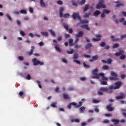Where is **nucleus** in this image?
Returning a JSON list of instances; mask_svg holds the SVG:
<instances>
[{"label": "nucleus", "instance_id": "774afa93", "mask_svg": "<svg viewBox=\"0 0 126 126\" xmlns=\"http://www.w3.org/2000/svg\"><path fill=\"white\" fill-rule=\"evenodd\" d=\"M18 59H19V61H23L24 60V58L22 56H19L18 57Z\"/></svg>", "mask_w": 126, "mask_h": 126}, {"label": "nucleus", "instance_id": "c03bdc74", "mask_svg": "<svg viewBox=\"0 0 126 126\" xmlns=\"http://www.w3.org/2000/svg\"><path fill=\"white\" fill-rule=\"evenodd\" d=\"M109 79H110V80L115 81V80H117V79H118V78L116 77H110L109 78Z\"/></svg>", "mask_w": 126, "mask_h": 126}, {"label": "nucleus", "instance_id": "ea45409f", "mask_svg": "<svg viewBox=\"0 0 126 126\" xmlns=\"http://www.w3.org/2000/svg\"><path fill=\"white\" fill-rule=\"evenodd\" d=\"M69 16H70L69 14L66 13L63 15V18H67V17H69Z\"/></svg>", "mask_w": 126, "mask_h": 126}, {"label": "nucleus", "instance_id": "aec40b11", "mask_svg": "<svg viewBox=\"0 0 126 126\" xmlns=\"http://www.w3.org/2000/svg\"><path fill=\"white\" fill-rule=\"evenodd\" d=\"M100 14H101V12L100 11H99V10L95 11L94 12V16H98V15H99Z\"/></svg>", "mask_w": 126, "mask_h": 126}, {"label": "nucleus", "instance_id": "5fc2aeb1", "mask_svg": "<svg viewBox=\"0 0 126 126\" xmlns=\"http://www.w3.org/2000/svg\"><path fill=\"white\" fill-rule=\"evenodd\" d=\"M83 66H84V67H86V68H89V67H90V66H89V65L86 64V63H83Z\"/></svg>", "mask_w": 126, "mask_h": 126}, {"label": "nucleus", "instance_id": "f704fd0d", "mask_svg": "<svg viewBox=\"0 0 126 126\" xmlns=\"http://www.w3.org/2000/svg\"><path fill=\"white\" fill-rule=\"evenodd\" d=\"M98 58H99L98 55H95L92 57V59L94 61H97V60H98Z\"/></svg>", "mask_w": 126, "mask_h": 126}, {"label": "nucleus", "instance_id": "a878e982", "mask_svg": "<svg viewBox=\"0 0 126 126\" xmlns=\"http://www.w3.org/2000/svg\"><path fill=\"white\" fill-rule=\"evenodd\" d=\"M93 74H98L97 72H98V68H95L94 69H93L92 71Z\"/></svg>", "mask_w": 126, "mask_h": 126}, {"label": "nucleus", "instance_id": "20e7f679", "mask_svg": "<svg viewBox=\"0 0 126 126\" xmlns=\"http://www.w3.org/2000/svg\"><path fill=\"white\" fill-rule=\"evenodd\" d=\"M72 17H73L74 20H76V18H77L78 20H81V17H80V16L79 15V13H73L72 15Z\"/></svg>", "mask_w": 126, "mask_h": 126}, {"label": "nucleus", "instance_id": "bf43d9fd", "mask_svg": "<svg viewBox=\"0 0 126 126\" xmlns=\"http://www.w3.org/2000/svg\"><path fill=\"white\" fill-rule=\"evenodd\" d=\"M112 62H113L112 59H108L107 63H108L109 64H111V63H112Z\"/></svg>", "mask_w": 126, "mask_h": 126}, {"label": "nucleus", "instance_id": "423d86ee", "mask_svg": "<svg viewBox=\"0 0 126 126\" xmlns=\"http://www.w3.org/2000/svg\"><path fill=\"white\" fill-rule=\"evenodd\" d=\"M113 104L110 103L109 104L106 106V109L108 112H112L114 111V109H115L114 107H112Z\"/></svg>", "mask_w": 126, "mask_h": 126}, {"label": "nucleus", "instance_id": "09e8293b", "mask_svg": "<svg viewBox=\"0 0 126 126\" xmlns=\"http://www.w3.org/2000/svg\"><path fill=\"white\" fill-rule=\"evenodd\" d=\"M100 102L99 100H97L96 99H93L92 100V103H93L94 104H97V103H99Z\"/></svg>", "mask_w": 126, "mask_h": 126}, {"label": "nucleus", "instance_id": "864d4df0", "mask_svg": "<svg viewBox=\"0 0 126 126\" xmlns=\"http://www.w3.org/2000/svg\"><path fill=\"white\" fill-rule=\"evenodd\" d=\"M75 49H79L80 48H81V45L76 44L74 45Z\"/></svg>", "mask_w": 126, "mask_h": 126}, {"label": "nucleus", "instance_id": "5701e85b", "mask_svg": "<svg viewBox=\"0 0 126 126\" xmlns=\"http://www.w3.org/2000/svg\"><path fill=\"white\" fill-rule=\"evenodd\" d=\"M73 60H77V59H78V53H77L76 52L75 53L73 54Z\"/></svg>", "mask_w": 126, "mask_h": 126}, {"label": "nucleus", "instance_id": "f8f14e48", "mask_svg": "<svg viewBox=\"0 0 126 126\" xmlns=\"http://www.w3.org/2000/svg\"><path fill=\"white\" fill-rule=\"evenodd\" d=\"M79 21L81 24H87L89 23V21H88V20H81H81H79Z\"/></svg>", "mask_w": 126, "mask_h": 126}, {"label": "nucleus", "instance_id": "ddd939ff", "mask_svg": "<svg viewBox=\"0 0 126 126\" xmlns=\"http://www.w3.org/2000/svg\"><path fill=\"white\" fill-rule=\"evenodd\" d=\"M81 27L83 29H86V30H88V31H89V30H90V28L88 27V25H84L81 26Z\"/></svg>", "mask_w": 126, "mask_h": 126}, {"label": "nucleus", "instance_id": "c85d7f7f", "mask_svg": "<svg viewBox=\"0 0 126 126\" xmlns=\"http://www.w3.org/2000/svg\"><path fill=\"white\" fill-rule=\"evenodd\" d=\"M102 70H106L107 69H109V66L107 65H104L102 67Z\"/></svg>", "mask_w": 126, "mask_h": 126}, {"label": "nucleus", "instance_id": "c756f323", "mask_svg": "<svg viewBox=\"0 0 126 126\" xmlns=\"http://www.w3.org/2000/svg\"><path fill=\"white\" fill-rule=\"evenodd\" d=\"M84 110H85V107L84 106H82L79 108L80 113H83V112H84Z\"/></svg>", "mask_w": 126, "mask_h": 126}, {"label": "nucleus", "instance_id": "a18cd8bd", "mask_svg": "<svg viewBox=\"0 0 126 126\" xmlns=\"http://www.w3.org/2000/svg\"><path fill=\"white\" fill-rule=\"evenodd\" d=\"M63 1L61 0H59L58 1H57V4H59V5H63Z\"/></svg>", "mask_w": 126, "mask_h": 126}, {"label": "nucleus", "instance_id": "cd10ccee", "mask_svg": "<svg viewBox=\"0 0 126 126\" xmlns=\"http://www.w3.org/2000/svg\"><path fill=\"white\" fill-rule=\"evenodd\" d=\"M51 107L53 108H57V102H54L50 104Z\"/></svg>", "mask_w": 126, "mask_h": 126}, {"label": "nucleus", "instance_id": "72a5a7b5", "mask_svg": "<svg viewBox=\"0 0 126 126\" xmlns=\"http://www.w3.org/2000/svg\"><path fill=\"white\" fill-rule=\"evenodd\" d=\"M103 12L104 13H106V14H109L110 12H111V11L108 10V9H104L103 10Z\"/></svg>", "mask_w": 126, "mask_h": 126}, {"label": "nucleus", "instance_id": "0e129e2a", "mask_svg": "<svg viewBox=\"0 0 126 126\" xmlns=\"http://www.w3.org/2000/svg\"><path fill=\"white\" fill-rule=\"evenodd\" d=\"M124 38H126V34H124L121 36V40H124Z\"/></svg>", "mask_w": 126, "mask_h": 126}, {"label": "nucleus", "instance_id": "9d476101", "mask_svg": "<svg viewBox=\"0 0 126 126\" xmlns=\"http://www.w3.org/2000/svg\"><path fill=\"white\" fill-rule=\"evenodd\" d=\"M99 75L101 76L102 80H103V81H108V78L105 77V74L103 73H99Z\"/></svg>", "mask_w": 126, "mask_h": 126}, {"label": "nucleus", "instance_id": "39448f33", "mask_svg": "<svg viewBox=\"0 0 126 126\" xmlns=\"http://www.w3.org/2000/svg\"><path fill=\"white\" fill-rule=\"evenodd\" d=\"M53 43H55V44H54V46H55V49L56 50V51L57 52H59L60 53H61V52H62V50H61V48H60V45H57V40H53Z\"/></svg>", "mask_w": 126, "mask_h": 126}, {"label": "nucleus", "instance_id": "1a4fd4ad", "mask_svg": "<svg viewBox=\"0 0 126 126\" xmlns=\"http://www.w3.org/2000/svg\"><path fill=\"white\" fill-rule=\"evenodd\" d=\"M121 95H119L116 96V98L117 99V100H120L121 99H125V98H126V95L124 93H121Z\"/></svg>", "mask_w": 126, "mask_h": 126}, {"label": "nucleus", "instance_id": "473e14b6", "mask_svg": "<svg viewBox=\"0 0 126 126\" xmlns=\"http://www.w3.org/2000/svg\"><path fill=\"white\" fill-rule=\"evenodd\" d=\"M91 14V13H86L84 16V18H88V17L90 16Z\"/></svg>", "mask_w": 126, "mask_h": 126}, {"label": "nucleus", "instance_id": "e2e57ef3", "mask_svg": "<svg viewBox=\"0 0 126 126\" xmlns=\"http://www.w3.org/2000/svg\"><path fill=\"white\" fill-rule=\"evenodd\" d=\"M84 57L85 58H86L87 59H89L90 58H91V56L88 55H86V54L84 55Z\"/></svg>", "mask_w": 126, "mask_h": 126}, {"label": "nucleus", "instance_id": "bb28decb", "mask_svg": "<svg viewBox=\"0 0 126 126\" xmlns=\"http://www.w3.org/2000/svg\"><path fill=\"white\" fill-rule=\"evenodd\" d=\"M41 35H43V36H45L46 37H48V36H49V33L48 32H41Z\"/></svg>", "mask_w": 126, "mask_h": 126}, {"label": "nucleus", "instance_id": "f257e3e1", "mask_svg": "<svg viewBox=\"0 0 126 126\" xmlns=\"http://www.w3.org/2000/svg\"><path fill=\"white\" fill-rule=\"evenodd\" d=\"M114 85L115 87H114V85H111L109 87V94L113 93L114 89H119V88L122 86V82H116L114 83Z\"/></svg>", "mask_w": 126, "mask_h": 126}, {"label": "nucleus", "instance_id": "69168bd1", "mask_svg": "<svg viewBox=\"0 0 126 126\" xmlns=\"http://www.w3.org/2000/svg\"><path fill=\"white\" fill-rule=\"evenodd\" d=\"M62 39H63V37L62 36H59L57 38V40L62 41Z\"/></svg>", "mask_w": 126, "mask_h": 126}, {"label": "nucleus", "instance_id": "7ed1b4c3", "mask_svg": "<svg viewBox=\"0 0 126 126\" xmlns=\"http://www.w3.org/2000/svg\"><path fill=\"white\" fill-rule=\"evenodd\" d=\"M32 61L33 65H44V62H41L39 60H37V58H34Z\"/></svg>", "mask_w": 126, "mask_h": 126}, {"label": "nucleus", "instance_id": "338daca9", "mask_svg": "<svg viewBox=\"0 0 126 126\" xmlns=\"http://www.w3.org/2000/svg\"><path fill=\"white\" fill-rule=\"evenodd\" d=\"M85 0H82L80 3V4L83 5L85 3Z\"/></svg>", "mask_w": 126, "mask_h": 126}, {"label": "nucleus", "instance_id": "393cba45", "mask_svg": "<svg viewBox=\"0 0 126 126\" xmlns=\"http://www.w3.org/2000/svg\"><path fill=\"white\" fill-rule=\"evenodd\" d=\"M48 31L50 32V34L52 35V36H53L54 37L56 36V33H55V32H54L53 30H49Z\"/></svg>", "mask_w": 126, "mask_h": 126}, {"label": "nucleus", "instance_id": "49530a36", "mask_svg": "<svg viewBox=\"0 0 126 126\" xmlns=\"http://www.w3.org/2000/svg\"><path fill=\"white\" fill-rule=\"evenodd\" d=\"M74 52V50L73 49H71L70 51H67L66 53L67 54L70 55L71 54H73Z\"/></svg>", "mask_w": 126, "mask_h": 126}, {"label": "nucleus", "instance_id": "f03ea898", "mask_svg": "<svg viewBox=\"0 0 126 126\" xmlns=\"http://www.w3.org/2000/svg\"><path fill=\"white\" fill-rule=\"evenodd\" d=\"M105 1L104 0H99L98 3L95 6L96 9H100V8H106V5L104 3Z\"/></svg>", "mask_w": 126, "mask_h": 126}, {"label": "nucleus", "instance_id": "603ef678", "mask_svg": "<svg viewBox=\"0 0 126 126\" xmlns=\"http://www.w3.org/2000/svg\"><path fill=\"white\" fill-rule=\"evenodd\" d=\"M106 45V43L105 42L103 41L100 43V47H105Z\"/></svg>", "mask_w": 126, "mask_h": 126}, {"label": "nucleus", "instance_id": "3c124183", "mask_svg": "<svg viewBox=\"0 0 126 126\" xmlns=\"http://www.w3.org/2000/svg\"><path fill=\"white\" fill-rule=\"evenodd\" d=\"M20 35H21L22 36H23V37H24V36H25L26 35V34L25 33V32H24L21 31L20 32Z\"/></svg>", "mask_w": 126, "mask_h": 126}, {"label": "nucleus", "instance_id": "4d7b16f0", "mask_svg": "<svg viewBox=\"0 0 126 126\" xmlns=\"http://www.w3.org/2000/svg\"><path fill=\"white\" fill-rule=\"evenodd\" d=\"M103 93L101 91H97V95H99V96H101L103 95Z\"/></svg>", "mask_w": 126, "mask_h": 126}, {"label": "nucleus", "instance_id": "4be33fe9", "mask_svg": "<svg viewBox=\"0 0 126 126\" xmlns=\"http://www.w3.org/2000/svg\"><path fill=\"white\" fill-rule=\"evenodd\" d=\"M88 9H89V4H87L85 5L84 9H83V11L85 12V11H87V10H88Z\"/></svg>", "mask_w": 126, "mask_h": 126}, {"label": "nucleus", "instance_id": "2f4dec72", "mask_svg": "<svg viewBox=\"0 0 126 126\" xmlns=\"http://www.w3.org/2000/svg\"><path fill=\"white\" fill-rule=\"evenodd\" d=\"M124 54L123 52H122V51H120L119 52H116L115 53V56L116 57H119V56H121V55H123Z\"/></svg>", "mask_w": 126, "mask_h": 126}, {"label": "nucleus", "instance_id": "8fccbe9b", "mask_svg": "<svg viewBox=\"0 0 126 126\" xmlns=\"http://www.w3.org/2000/svg\"><path fill=\"white\" fill-rule=\"evenodd\" d=\"M63 26L67 31H68V26L67 25L63 24Z\"/></svg>", "mask_w": 126, "mask_h": 126}, {"label": "nucleus", "instance_id": "f3484780", "mask_svg": "<svg viewBox=\"0 0 126 126\" xmlns=\"http://www.w3.org/2000/svg\"><path fill=\"white\" fill-rule=\"evenodd\" d=\"M69 44L70 47H72V46H74V42L73 43V39L70 38L69 39Z\"/></svg>", "mask_w": 126, "mask_h": 126}, {"label": "nucleus", "instance_id": "a211bd4d", "mask_svg": "<svg viewBox=\"0 0 126 126\" xmlns=\"http://www.w3.org/2000/svg\"><path fill=\"white\" fill-rule=\"evenodd\" d=\"M63 97L65 100H67L69 99V96H68V94H67L63 93Z\"/></svg>", "mask_w": 126, "mask_h": 126}, {"label": "nucleus", "instance_id": "b1692460", "mask_svg": "<svg viewBox=\"0 0 126 126\" xmlns=\"http://www.w3.org/2000/svg\"><path fill=\"white\" fill-rule=\"evenodd\" d=\"M110 74L111 76H114V77H118V74H117V73H116L113 71H111Z\"/></svg>", "mask_w": 126, "mask_h": 126}, {"label": "nucleus", "instance_id": "a19ab883", "mask_svg": "<svg viewBox=\"0 0 126 126\" xmlns=\"http://www.w3.org/2000/svg\"><path fill=\"white\" fill-rule=\"evenodd\" d=\"M71 105L72 106H74V107L75 108H78L77 107V103H76V102H71Z\"/></svg>", "mask_w": 126, "mask_h": 126}, {"label": "nucleus", "instance_id": "dca6fc26", "mask_svg": "<svg viewBox=\"0 0 126 126\" xmlns=\"http://www.w3.org/2000/svg\"><path fill=\"white\" fill-rule=\"evenodd\" d=\"M111 122L113 123L114 125L116 126V125H118L119 123H120L119 120H116V119H112L111 120Z\"/></svg>", "mask_w": 126, "mask_h": 126}, {"label": "nucleus", "instance_id": "9b49d317", "mask_svg": "<svg viewBox=\"0 0 126 126\" xmlns=\"http://www.w3.org/2000/svg\"><path fill=\"white\" fill-rule=\"evenodd\" d=\"M34 49H35V47L34 46H31V49L30 51L28 53V56H31L33 55V52H34Z\"/></svg>", "mask_w": 126, "mask_h": 126}, {"label": "nucleus", "instance_id": "6ab92c4d", "mask_svg": "<svg viewBox=\"0 0 126 126\" xmlns=\"http://www.w3.org/2000/svg\"><path fill=\"white\" fill-rule=\"evenodd\" d=\"M40 4L42 7H46V4L44 2L43 0H40Z\"/></svg>", "mask_w": 126, "mask_h": 126}, {"label": "nucleus", "instance_id": "052dcab7", "mask_svg": "<svg viewBox=\"0 0 126 126\" xmlns=\"http://www.w3.org/2000/svg\"><path fill=\"white\" fill-rule=\"evenodd\" d=\"M100 40H101L100 38H93V40L95 42H98V41H100Z\"/></svg>", "mask_w": 126, "mask_h": 126}, {"label": "nucleus", "instance_id": "6e6552de", "mask_svg": "<svg viewBox=\"0 0 126 126\" xmlns=\"http://www.w3.org/2000/svg\"><path fill=\"white\" fill-rule=\"evenodd\" d=\"M100 91H102L103 92H108L109 93V91H110V89L107 87H101L99 89Z\"/></svg>", "mask_w": 126, "mask_h": 126}, {"label": "nucleus", "instance_id": "37998d69", "mask_svg": "<svg viewBox=\"0 0 126 126\" xmlns=\"http://www.w3.org/2000/svg\"><path fill=\"white\" fill-rule=\"evenodd\" d=\"M118 47H119V44L115 43L114 44H113L112 48H113V49H115L116 48H118Z\"/></svg>", "mask_w": 126, "mask_h": 126}, {"label": "nucleus", "instance_id": "de8ad7c7", "mask_svg": "<svg viewBox=\"0 0 126 126\" xmlns=\"http://www.w3.org/2000/svg\"><path fill=\"white\" fill-rule=\"evenodd\" d=\"M115 6L116 7H121V6H124V3H119L117 4Z\"/></svg>", "mask_w": 126, "mask_h": 126}, {"label": "nucleus", "instance_id": "4c0bfd02", "mask_svg": "<svg viewBox=\"0 0 126 126\" xmlns=\"http://www.w3.org/2000/svg\"><path fill=\"white\" fill-rule=\"evenodd\" d=\"M71 2H72V4L74 6H77V3H76V2H75V1H74V0H71Z\"/></svg>", "mask_w": 126, "mask_h": 126}, {"label": "nucleus", "instance_id": "e433bc0d", "mask_svg": "<svg viewBox=\"0 0 126 126\" xmlns=\"http://www.w3.org/2000/svg\"><path fill=\"white\" fill-rule=\"evenodd\" d=\"M6 17L8 18V19L10 21H12V18H11V17H10V16L9 15V14H6Z\"/></svg>", "mask_w": 126, "mask_h": 126}, {"label": "nucleus", "instance_id": "2eb2a0df", "mask_svg": "<svg viewBox=\"0 0 126 126\" xmlns=\"http://www.w3.org/2000/svg\"><path fill=\"white\" fill-rule=\"evenodd\" d=\"M84 32L83 31H80L78 34H76V36L79 38V37H82L83 36Z\"/></svg>", "mask_w": 126, "mask_h": 126}, {"label": "nucleus", "instance_id": "7c9ffc66", "mask_svg": "<svg viewBox=\"0 0 126 126\" xmlns=\"http://www.w3.org/2000/svg\"><path fill=\"white\" fill-rule=\"evenodd\" d=\"M20 13H22V14H27V11L26 10L22 9L20 10Z\"/></svg>", "mask_w": 126, "mask_h": 126}, {"label": "nucleus", "instance_id": "412c9836", "mask_svg": "<svg viewBox=\"0 0 126 126\" xmlns=\"http://www.w3.org/2000/svg\"><path fill=\"white\" fill-rule=\"evenodd\" d=\"M92 47V43H89L85 46V49L87 50L88 49H90Z\"/></svg>", "mask_w": 126, "mask_h": 126}, {"label": "nucleus", "instance_id": "79ce46f5", "mask_svg": "<svg viewBox=\"0 0 126 126\" xmlns=\"http://www.w3.org/2000/svg\"><path fill=\"white\" fill-rule=\"evenodd\" d=\"M111 38L112 39V41H118L120 40V38H115V36H114V35H112Z\"/></svg>", "mask_w": 126, "mask_h": 126}, {"label": "nucleus", "instance_id": "58836bf2", "mask_svg": "<svg viewBox=\"0 0 126 126\" xmlns=\"http://www.w3.org/2000/svg\"><path fill=\"white\" fill-rule=\"evenodd\" d=\"M78 41H79V37L76 36V39L75 41L74 42V44L75 45L77 44V42H78Z\"/></svg>", "mask_w": 126, "mask_h": 126}, {"label": "nucleus", "instance_id": "0eeeda50", "mask_svg": "<svg viewBox=\"0 0 126 126\" xmlns=\"http://www.w3.org/2000/svg\"><path fill=\"white\" fill-rule=\"evenodd\" d=\"M64 10V7H60V10H59V15L60 18H63V12Z\"/></svg>", "mask_w": 126, "mask_h": 126}, {"label": "nucleus", "instance_id": "c9c22d12", "mask_svg": "<svg viewBox=\"0 0 126 126\" xmlns=\"http://www.w3.org/2000/svg\"><path fill=\"white\" fill-rule=\"evenodd\" d=\"M100 84L101 85H108V83L106 81H103L100 82Z\"/></svg>", "mask_w": 126, "mask_h": 126}, {"label": "nucleus", "instance_id": "4468645a", "mask_svg": "<svg viewBox=\"0 0 126 126\" xmlns=\"http://www.w3.org/2000/svg\"><path fill=\"white\" fill-rule=\"evenodd\" d=\"M94 75H95V76H93L92 77V78H93V79H95L96 78V79H99L100 78V73L99 74H94Z\"/></svg>", "mask_w": 126, "mask_h": 126}, {"label": "nucleus", "instance_id": "680f3d73", "mask_svg": "<svg viewBox=\"0 0 126 126\" xmlns=\"http://www.w3.org/2000/svg\"><path fill=\"white\" fill-rule=\"evenodd\" d=\"M82 106V101L79 102V105L77 104V108H79V107H81Z\"/></svg>", "mask_w": 126, "mask_h": 126}, {"label": "nucleus", "instance_id": "6e6d98bb", "mask_svg": "<svg viewBox=\"0 0 126 126\" xmlns=\"http://www.w3.org/2000/svg\"><path fill=\"white\" fill-rule=\"evenodd\" d=\"M126 58V55H121L120 57V60H125Z\"/></svg>", "mask_w": 126, "mask_h": 126}, {"label": "nucleus", "instance_id": "13d9d810", "mask_svg": "<svg viewBox=\"0 0 126 126\" xmlns=\"http://www.w3.org/2000/svg\"><path fill=\"white\" fill-rule=\"evenodd\" d=\"M71 123H73V122H75V123H79L80 121L79 119H74V120H71Z\"/></svg>", "mask_w": 126, "mask_h": 126}]
</instances>
